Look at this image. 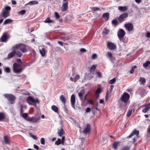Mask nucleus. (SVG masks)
I'll list each match as a JSON object with an SVG mask.
<instances>
[{
	"label": "nucleus",
	"mask_w": 150,
	"mask_h": 150,
	"mask_svg": "<svg viewBox=\"0 0 150 150\" xmlns=\"http://www.w3.org/2000/svg\"><path fill=\"white\" fill-rule=\"evenodd\" d=\"M137 67L136 66H134L132 67V69L130 71V73L131 74L133 73L134 72V69L137 68Z\"/></svg>",
	"instance_id": "79ce46f5"
},
{
	"label": "nucleus",
	"mask_w": 150,
	"mask_h": 150,
	"mask_svg": "<svg viewBox=\"0 0 150 150\" xmlns=\"http://www.w3.org/2000/svg\"><path fill=\"white\" fill-rule=\"evenodd\" d=\"M40 142L41 144H42L44 145L45 144V140L44 138H41L40 139Z\"/></svg>",
	"instance_id": "864d4df0"
},
{
	"label": "nucleus",
	"mask_w": 150,
	"mask_h": 150,
	"mask_svg": "<svg viewBox=\"0 0 150 150\" xmlns=\"http://www.w3.org/2000/svg\"><path fill=\"white\" fill-rule=\"evenodd\" d=\"M23 68L22 67H20L13 70V71L16 74H19L21 73L23 70Z\"/></svg>",
	"instance_id": "aec40b11"
},
{
	"label": "nucleus",
	"mask_w": 150,
	"mask_h": 150,
	"mask_svg": "<svg viewBox=\"0 0 150 150\" xmlns=\"http://www.w3.org/2000/svg\"><path fill=\"white\" fill-rule=\"evenodd\" d=\"M87 102L88 103L90 104L91 105H93V102L92 100H88Z\"/></svg>",
	"instance_id": "69168bd1"
},
{
	"label": "nucleus",
	"mask_w": 150,
	"mask_h": 150,
	"mask_svg": "<svg viewBox=\"0 0 150 150\" xmlns=\"http://www.w3.org/2000/svg\"><path fill=\"white\" fill-rule=\"evenodd\" d=\"M107 56L110 58L111 61L112 60V54L110 52H108L107 54Z\"/></svg>",
	"instance_id": "72a5a7b5"
},
{
	"label": "nucleus",
	"mask_w": 150,
	"mask_h": 150,
	"mask_svg": "<svg viewBox=\"0 0 150 150\" xmlns=\"http://www.w3.org/2000/svg\"><path fill=\"white\" fill-rule=\"evenodd\" d=\"M40 52L42 56H44L45 54V50L43 48L42 50H40Z\"/></svg>",
	"instance_id": "7c9ffc66"
},
{
	"label": "nucleus",
	"mask_w": 150,
	"mask_h": 150,
	"mask_svg": "<svg viewBox=\"0 0 150 150\" xmlns=\"http://www.w3.org/2000/svg\"><path fill=\"white\" fill-rule=\"evenodd\" d=\"M52 109L56 112H58V108L54 105H53L51 107Z\"/></svg>",
	"instance_id": "a878e982"
},
{
	"label": "nucleus",
	"mask_w": 150,
	"mask_h": 150,
	"mask_svg": "<svg viewBox=\"0 0 150 150\" xmlns=\"http://www.w3.org/2000/svg\"><path fill=\"white\" fill-rule=\"evenodd\" d=\"M27 99L28 101H30L33 103H39L40 102V101L38 99L36 98L35 100L30 96L28 97Z\"/></svg>",
	"instance_id": "9b49d317"
},
{
	"label": "nucleus",
	"mask_w": 150,
	"mask_h": 150,
	"mask_svg": "<svg viewBox=\"0 0 150 150\" xmlns=\"http://www.w3.org/2000/svg\"><path fill=\"white\" fill-rule=\"evenodd\" d=\"M150 64V61H147L146 62L143 64V67L146 69H147V67Z\"/></svg>",
	"instance_id": "c85d7f7f"
},
{
	"label": "nucleus",
	"mask_w": 150,
	"mask_h": 150,
	"mask_svg": "<svg viewBox=\"0 0 150 150\" xmlns=\"http://www.w3.org/2000/svg\"><path fill=\"white\" fill-rule=\"evenodd\" d=\"M139 92L140 94L142 96L145 95L146 93V92L145 90L143 88H141L139 89Z\"/></svg>",
	"instance_id": "a211bd4d"
},
{
	"label": "nucleus",
	"mask_w": 150,
	"mask_h": 150,
	"mask_svg": "<svg viewBox=\"0 0 150 150\" xmlns=\"http://www.w3.org/2000/svg\"><path fill=\"white\" fill-rule=\"evenodd\" d=\"M15 54H16L18 57H21L22 54V53L20 51L16 52L15 51Z\"/></svg>",
	"instance_id": "e433bc0d"
},
{
	"label": "nucleus",
	"mask_w": 150,
	"mask_h": 150,
	"mask_svg": "<svg viewBox=\"0 0 150 150\" xmlns=\"http://www.w3.org/2000/svg\"><path fill=\"white\" fill-rule=\"evenodd\" d=\"M87 94H86L85 95L83 98V97H82V99H81V100L84 103L86 102V97H87Z\"/></svg>",
	"instance_id": "c03bdc74"
},
{
	"label": "nucleus",
	"mask_w": 150,
	"mask_h": 150,
	"mask_svg": "<svg viewBox=\"0 0 150 150\" xmlns=\"http://www.w3.org/2000/svg\"><path fill=\"white\" fill-rule=\"evenodd\" d=\"M23 105H21L20 107V115H21V114H23Z\"/></svg>",
	"instance_id": "6e6d98bb"
},
{
	"label": "nucleus",
	"mask_w": 150,
	"mask_h": 150,
	"mask_svg": "<svg viewBox=\"0 0 150 150\" xmlns=\"http://www.w3.org/2000/svg\"><path fill=\"white\" fill-rule=\"evenodd\" d=\"M139 81L142 84H144L146 82V79L144 78L141 77L140 78Z\"/></svg>",
	"instance_id": "4c0bfd02"
},
{
	"label": "nucleus",
	"mask_w": 150,
	"mask_h": 150,
	"mask_svg": "<svg viewBox=\"0 0 150 150\" xmlns=\"http://www.w3.org/2000/svg\"><path fill=\"white\" fill-rule=\"evenodd\" d=\"M8 39L7 33H3L0 39L1 42H5L7 41Z\"/></svg>",
	"instance_id": "9d476101"
},
{
	"label": "nucleus",
	"mask_w": 150,
	"mask_h": 150,
	"mask_svg": "<svg viewBox=\"0 0 150 150\" xmlns=\"http://www.w3.org/2000/svg\"><path fill=\"white\" fill-rule=\"evenodd\" d=\"M20 45V44H17L16 45H14L13 47V51H16L17 49L19 50V47Z\"/></svg>",
	"instance_id": "cd10ccee"
},
{
	"label": "nucleus",
	"mask_w": 150,
	"mask_h": 150,
	"mask_svg": "<svg viewBox=\"0 0 150 150\" xmlns=\"http://www.w3.org/2000/svg\"><path fill=\"white\" fill-rule=\"evenodd\" d=\"M19 47V50L23 53H25L28 51L26 47V45L23 43H20Z\"/></svg>",
	"instance_id": "6e6552de"
},
{
	"label": "nucleus",
	"mask_w": 150,
	"mask_h": 150,
	"mask_svg": "<svg viewBox=\"0 0 150 150\" xmlns=\"http://www.w3.org/2000/svg\"><path fill=\"white\" fill-rule=\"evenodd\" d=\"M129 97V95L128 93L124 92L121 96V99L122 101L126 103L128 101Z\"/></svg>",
	"instance_id": "7ed1b4c3"
},
{
	"label": "nucleus",
	"mask_w": 150,
	"mask_h": 150,
	"mask_svg": "<svg viewBox=\"0 0 150 150\" xmlns=\"http://www.w3.org/2000/svg\"><path fill=\"white\" fill-rule=\"evenodd\" d=\"M57 133L59 137H61L64 134V131L62 128L58 130Z\"/></svg>",
	"instance_id": "6ab92c4d"
},
{
	"label": "nucleus",
	"mask_w": 150,
	"mask_h": 150,
	"mask_svg": "<svg viewBox=\"0 0 150 150\" xmlns=\"http://www.w3.org/2000/svg\"><path fill=\"white\" fill-rule=\"evenodd\" d=\"M132 110H129L127 113V116L128 117H129L132 114Z\"/></svg>",
	"instance_id": "5fc2aeb1"
},
{
	"label": "nucleus",
	"mask_w": 150,
	"mask_h": 150,
	"mask_svg": "<svg viewBox=\"0 0 150 150\" xmlns=\"http://www.w3.org/2000/svg\"><path fill=\"white\" fill-rule=\"evenodd\" d=\"M22 117L25 120H27V119L28 117V114L27 113H25L21 114Z\"/></svg>",
	"instance_id": "2f4dec72"
},
{
	"label": "nucleus",
	"mask_w": 150,
	"mask_h": 150,
	"mask_svg": "<svg viewBox=\"0 0 150 150\" xmlns=\"http://www.w3.org/2000/svg\"><path fill=\"white\" fill-rule=\"evenodd\" d=\"M92 10L93 11H96L99 10H100V9L99 8H98V7H94L92 8Z\"/></svg>",
	"instance_id": "bf43d9fd"
},
{
	"label": "nucleus",
	"mask_w": 150,
	"mask_h": 150,
	"mask_svg": "<svg viewBox=\"0 0 150 150\" xmlns=\"http://www.w3.org/2000/svg\"><path fill=\"white\" fill-rule=\"evenodd\" d=\"M25 12V10H22L20 11H19L18 13V14L19 15H23L24 14Z\"/></svg>",
	"instance_id": "49530a36"
},
{
	"label": "nucleus",
	"mask_w": 150,
	"mask_h": 150,
	"mask_svg": "<svg viewBox=\"0 0 150 150\" xmlns=\"http://www.w3.org/2000/svg\"><path fill=\"white\" fill-rule=\"evenodd\" d=\"M125 32L122 29H120L118 31L117 36L120 41L123 42L122 38L125 36Z\"/></svg>",
	"instance_id": "f257e3e1"
},
{
	"label": "nucleus",
	"mask_w": 150,
	"mask_h": 150,
	"mask_svg": "<svg viewBox=\"0 0 150 150\" xmlns=\"http://www.w3.org/2000/svg\"><path fill=\"white\" fill-rule=\"evenodd\" d=\"M109 16V13H104L103 15V17L105 20H107L108 19Z\"/></svg>",
	"instance_id": "b1692460"
},
{
	"label": "nucleus",
	"mask_w": 150,
	"mask_h": 150,
	"mask_svg": "<svg viewBox=\"0 0 150 150\" xmlns=\"http://www.w3.org/2000/svg\"><path fill=\"white\" fill-rule=\"evenodd\" d=\"M11 9V8L10 6H6L5 7L4 9H3V10L6 11H9Z\"/></svg>",
	"instance_id": "a19ab883"
},
{
	"label": "nucleus",
	"mask_w": 150,
	"mask_h": 150,
	"mask_svg": "<svg viewBox=\"0 0 150 150\" xmlns=\"http://www.w3.org/2000/svg\"><path fill=\"white\" fill-rule=\"evenodd\" d=\"M15 51H13L9 53L7 56V59H11L15 55Z\"/></svg>",
	"instance_id": "f3484780"
},
{
	"label": "nucleus",
	"mask_w": 150,
	"mask_h": 150,
	"mask_svg": "<svg viewBox=\"0 0 150 150\" xmlns=\"http://www.w3.org/2000/svg\"><path fill=\"white\" fill-rule=\"evenodd\" d=\"M68 4V2L63 4L62 8V11H65L67 9Z\"/></svg>",
	"instance_id": "4468645a"
},
{
	"label": "nucleus",
	"mask_w": 150,
	"mask_h": 150,
	"mask_svg": "<svg viewBox=\"0 0 150 150\" xmlns=\"http://www.w3.org/2000/svg\"><path fill=\"white\" fill-rule=\"evenodd\" d=\"M116 81V79L115 78H114L113 79H111L110 81V84H113Z\"/></svg>",
	"instance_id": "603ef678"
},
{
	"label": "nucleus",
	"mask_w": 150,
	"mask_h": 150,
	"mask_svg": "<svg viewBox=\"0 0 150 150\" xmlns=\"http://www.w3.org/2000/svg\"><path fill=\"white\" fill-rule=\"evenodd\" d=\"M5 118V115L4 113H0V121H2Z\"/></svg>",
	"instance_id": "4be33fe9"
},
{
	"label": "nucleus",
	"mask_w": 150,
	"mask_h": 150,
	"mask_svg": "<svg viewBox=\"0 0 150 150\" xmlns=\"http://www.w3.org/2000/svg\"><path fill=\"white\" fill-rule=\"evenodd\" d=\"M21 66V64H18L16 63H14L13 67V70L17 69V68L18 67H20Z\"/></svg>",
	"instance_id": "412c9836"
},
{
	"label": "nucleus",
	"mask_w": 150,
	"mask_h": 150,
	"mask_svg": "<svg viewBox=\"0 0 150 150\" xmlns=\"http://www.w3.org/2000/svg\"><path fill=\"white\" fill-rule=\"evenodd\" d=\"M112 23L115 25H117L118 22L115 19L112 21Z\"/></svg>",
	"instance_id": "de8ad7c7"
},
{
	"label": "nucleus",
	"mask_w": 150,
	"mask_h": 150,
	"mask_svg": "<svg viewBox=\"0 0 150 150\" xmlns=\"http://www.w3.org/2000/svg\"><path fill=\"white\" fill-rule=\"evenodd\" d=\"M86 51V50L85 48H81L80 49V52L82 53H84Z\"/></svg>",
	"instance_id": "0e129e2a"
},
{
	"label": "nucleus",
	"mask_w": 150,
	"mask_h": 150,
	"mask_svg": "<svg viewBox=\"0 0 150 150\" xmlns=\"http://www.w3.org/2000/svg\"><path fill=\"white\" fill-rule=\"evenodd\" d=\"M4 141L6 144H9L7 136H6L4 137Z\"/></svg>",
	"instance_id": "f704fd0d"
},
{
	"label": "nucleus",
	"mask_w": 150,
	"mask_h": 150,
	"mask_svg": "<svg viewBox=\"0 0 150 150\" xmlns=\"http://www.w3.org/2000/svg\"><path fill=\"white\" fill-rule=\"evenodd\" d=\"M38 4V1H32L29 2L27 4L32 5L35 4Z\"/></svg>",
	"instance_id": "bb28decb"
},
{
	"label": "nucleus",
	"mask_w": 150,
	"mask_h": 150,
	"mask_svg": "<svg viewBox=\"0 0 150 150\" xmlns=\"http://www.w3.org/2000/svg\"><path fill=\"white\" fill-rule=\"evenodd\" d=\"M145 108L149 110L150 109V104L148 103L145 106Z\"/></svg>",
	"instance_id": "052dcab7"
},
{
	"label": "nucleus",
	"mask_w": 150,
	"mask_h": 150,
	"mask_svg": "<svg viewBox=\"0 0 150 150\" xmlns=\"http://www.w3.org/2000/svg\"><path fill=\"white\" fill-rule=\"evenodd\" d=\"M96 67V65H93L91 68L90 70V71L91 73L95 71Z\"/></svg>",
	"instance_id": "473e14b6"
},
{
	"label": "nucleus",
	"mask_w": 150,
	"mask_h": 150,
	"mask_svg": "<svg viewBox=\"0 0 150 150\" xmlns=\"http://www.w3.org/2000/svg\"><path fill=\"white\" fill-rule=\"evenodd\" d=\"M118 9L121 11H125L127 9V8L126 6H120L118 7Z\"/></svg>",
	"instance_id": "393cba45"
},
{
	"label": "nucleus",
	"mask_w": 150,
	"mask_h": 150,
	"mask_svg": "<svg viewBox=\"0 0 150 150\" xmlns=\"http://www.w3.org/2000/svg\"><path fill=\"white\" fill-rule=\"evenodd\" d=\"M146 36L147 38H150V33L149 32H147L146 33Z\"/></svg>",
	"instance_id": "338daca9"
},
{
	"label": "nucleus",
	"mask_w": 150,
	"mask_h": 150,
	"mask_svg": "<svg viewBox=\"0 0 150 150\" xmlns=\"http://www.w3.org/2000/svg\"><path fill=\"white\" fill-rule=\"evenodd\" d=\"M4 96L7 98L8 100L10 101L11 104L14 103L15 97L14 95L6 93L4 94Z\"/></svg>",
	"instance_id": "f03ea898"
},
{
	"label": "nucleus",
	"mask_w": 150,
	"mask_h": 150,
	"mask_svg": "<svg viewBox=\"0 0 150 150\" xmlns=\"http://www.w3.org/2000/svg\"><path fill=\"white\" fill-rule=\"evenodd\" d=\"M128 16V14L127 13H124L121 15L118 18L119 21L121 23Z\"/></svg>",
	"instance_id": "20e7f679"
},
{
	"label": "nucleus",
	"mask_w": 150,
	"mask_h": 150,
	"mask_svg": "<svg viewBox=\"0 0 150 150\" xmlns=\"http://www.w3.org/2000/svg\"><path fill=\"white\" fill-rule=\"evenodd\" d=\"M55 17L56 18L58 19L59 18V16L58 13L57 12H55Z\"/></svg>",
	"instance_id": "4d7b16f0"
},
{
	"label": "nucleus",
	"mask_w": 150,
	"mask_h": 150,
	"mask_svg": "<svg viewBox=\"0 0 150 150\" xmlns=\"http://www.w3.org/2000/svg\"><path fill=\"white\" fill-rule=\"evenodd\" d=\"M98 76L99 78H101L102 77V75L101 72H98L97 73Z\"/></svg>",
	"instance_id": "e2e57ef3"
},
{
	"label": "nucleus",
	"mask_w": 150,
	"mask_h": 150,
	"mask_svg": "<svg viewBox=\"0 0 150 150\" xmlns=\"http://www.w3.org/2000/svg\"><path fill=\"white\" fill-rule=\"evenodd\" d=\"M97 58V54H93L92 57V58L93 59H95Z\"/></svg>",
	"instance_id": "13d9d810"
},
{
	"label": "nucleus",
	"mask_w": 150,
	"mask_h": 150,
	"mask_svg": "<svg viewBox=\"0 0 150 150\" xmlns=\"http://www.w3.org/2000/svg\"><path fill=\"white\" fill-rule=\"evenodd\" d=\"M85 93V91L84 89H81L79 92V96L80 98V99L81 100L82 99V97H83V96L84 94Z\"/></svg>",
	"instance_id": "2eb2a0df"
},
{
	"label": "nucleus",
	"mask_w": 150,
	"mask_h": 150,
	"mask_svg": "<svg viewBox=\"0 0 150 150\" xmlns=\"http://www.w3.org/2000/svg\"><path fill=\"white\" fill-rule=\"evenodd\" d=\"M121 150H129V148L127 146H124Z\"/></svg>",
	"instance_id": "680f3d73"
},
{
	"label": "nucleus",
	"mask_w": 150,
	"mask_h": 150,
	"mask_svg": "<svg viewBox=\"0 0 150 150\" xmlns=\"http://www.w3.org/2000/svg\"><path fill=\"white\" fill-rule=\"evenodd\" d=\"M91 129V126L90 124H87L86 127L83 131V133L85 134H88L90 133Z\"/></svg>",
	"instance_id": "0eeeda50"
},
{
	"label": "nucleus",
	"mask_w": 150,
	"mask_h": 150,
	"mask_svg": "<svg viewBox=\"0 0 150 150\" xmlns=\"http://www.w3.org/2000/svg\"><path fill=\"white\" fill-rule=\"evenodd\" d=\"M29 134L30 137H32L33 139L35 140H37V139L38 138L36 136L33 135L32 133H29Z\"/></svg>",
	"instance_id": "37998d69"
},
{
	"label": "nucleus",
	"mask_w": 150,
	"mask_h": 150,
	"mask_svg": "<svg viewBox=\"0 0 150 150\" xmlns=\"http://www.w3.org/2000/svg\"><path fill=\"white\" fill-rule=\"evenodd\" d=\"M147 134L149 135L150 134V126L147 129Z\"/></svg>",
	"instance_id": "774afa93"
},
{
	"label": "nucleus",
	"mask_w": 150,
	"mask_h": 150,
	"mask_svg": "<svg viewBox=\"0 0 150 150\" xmlns=\"http://www.w3.org/2000/svg\"><path fill=\"white\" fill-rule=\"evenodd\" d=\"M71 101L72 107L75 109V103L76 102V99L75 96L74 94L72 95L71 96Z\"/></svg>",
	"instance_id": "1a4fd4ad"
},
{
	"label": "nucleus",
	"mask_w": 150,
	"mask_h": 150,
	"mask_svg": "<svg viewBox=\"0 0 150 150\" xmlns=\"http://www.w3.org/2000/svg\"><path fill=\"white\" fill-rule=\"evenodd\" d=\"M124 27L129 31H132L133 29V25L132 23H128L125 24Z\"/></svg>",
	"instance_id": "39448f33"
},
{
	"label": "nucleus",
	"mask_w": 150,
	"mask_h": 150,
	"mask_svg": "<svg viewBox=\"0 0 150 150\" xmlns=\"http://www.w3.org/2000/svg\"><path fill=\"white\" fill-rule=\"evenodd\" d=\"M139 132L138 130H137L136 129H134L133 132L130 134L128 136L127 138H129L132 137L134 134H136L138 135L139 134Z\"/></svg>",
	"instance_id": "ddd939ff"
},
{
	"label": "nucleus",
	"mask_w": 150,
	"mask_h": 150,
	"mask_svg": "<svg viewBox=\"0 0 150 150\" xmlns=\"http://www.w3.org/2000/svg\"><path fill=\"white\" fill-rule=\"evenodd\" d=\"M119 143L117 142H115L113 144V146L115 149H117Z\"/></svg>",
	"instance_id": "58836bf2"
},
{
	"label": "nucleus",
	"mask_w": 150,
	"mask_h": 150,
	"mask_svg": "<svg viewBox=\"0 0 150 150\" xmlns=\"http://www.w3.org/2000/svg\"><path fill=\"white\" fill-rule=\"evenodd\" d=\"M10 16L9 11H6L3 10L2 12V16L4 18H6Z\"/></svg>",
	"instance_id": "dca6fc26"
},
{
	"label": "nucleus",
	"mask_w": 150,
	"mask_h": 150,
	"mask_svg": "<svg viewBox=\"0 0 150 150\" xmlns=\"http://www.w3.org/2000/svg\"><path fill=\"white\" fill-rule=\"evenodd\" d=\"M60 99L62 102L64 104L66 102V100L63 95H62L60 96Z\"/></svg>",
	"instance_id": "5701e85b"
},
{
	"label": "nucleus",
	"mask_w": 150,
	"mask_h": 150,
	"mask_svg": "<svg viewBox=\"0 0 150 150\" xmlns=\"http://www.w3.org/2000/svg\"><path fill=\"white\" fill-rule=\"evenodd\" d=\"M101 92V90L100 88H98L96 92V94H99Z\"/></svg>",
	"instance_id": "09e8293b"
},
{
	"label": "nucleus",
	"mask_w": 150,
	"mask_h": 150,
	"mask_svg": "<svg viewBox=\"0 0 150 150\" xmlns=\"http://www.w3.org/2000/svg\"><path fill=\"white\" fill-rule=\"evenodd\" d=\"M110 31L106 28H105L103 30V33L105 35H107L109 33Z\"/></svg>",
	"instance_id": "c9c22d12"
},
{
	"label": "nucleus",
	"mask_w": 150,
	"mask_h": 150,
	"mask_svg": "<svg viewBox=\"0 0 150 150\" xmlns=\"http://www.w3.org/2000/svg\"><path fill=\"white\" fill-rule=\"evenodd\" d=\"M61 144V139H58L56 141L55 143V145H59Z\"/></svg>",
	"instance_id": "a18cd8bd"
},
{
	"label": "nucleus",
	"mask_w": 150,
	"mask_h": 150,
	"mask_svg": "<svg viewBox=\"0 0 150 150\" xmlns=\"http://www.w3.org/2000/svg\"><path fill=\"white\" fill-rule=\"evenodd\" d=\"M40 119V117H39L38 118H36L34 117H28L27 119V121H30L33 123L37 122Z\"/></svg>",
	"instance_id": "423d86ee"
},
{
	"label": "nucleus",
	"mask_w": 150,
	"mask_h": 150,
	"mask_svg": "<svg viewBox=\"0 0 150 150\" xmlns=\"http://www.w3.org/2000/svg\"><path fill=\"white\" fill-rule=\"evenodd\" d=\"M107 46L108 48L110 50H114L116 47V45L111 42H108Z\"/></svg>",
	"instance_id": "f8f14e48"
},
{
	"label": "nucleus",
	"mask_w": 150,
	"mask_h": 150,
	"mask_svg": "<svg viewBox=\"0 0 150 150\" xmlns=\"http://www.w3.org/2000/svg\"><path fill=\"white\" fill-rule=\"evenodd\" d=\"M53 21L50 20L49 18H46L44 22L45 23H50L51 22H53Z\"/></svg>",
	"instance_id": "ea45409f"
},
{
	"label": "nucleus",
	"mask_w": 150,
	"mask_h": 150,
	"mask_svg": "<svg viewBox=\"0 0 150 150\" xmlns=\"http://www.w3.org/2000/svg\"><path fill=\"white\" fill-rule=\"evenodd\" d=\"M12 21V20L10 19H7L5 20L4 22L3 25L8 24L9 23H11Z\"/></svg>",
	"instance_id": "c756f323"
},
{
	"label": "nucleus",
	"mask_w": 150,
	"mask_h": 150,
	"mask_svg": "<svg viewBox=\"0 0 150 150\" xmlns=\"http://www.w3.org/2000/svg\"><path fill=\"white\" fill-rule=\"evenodd\" d=\"M11 70L10 68L8 67H6L5 69V71L6 73H10Z\"/></svg>",
	"instance_id": "8fccbe9b"
},
{
	"label": "nucleus",
	"mask_w": 150,
	"mask_h": 150,
	"mask_svg": "<svg viewBox=\"0 0 150 150\" xmlns=\"http://www.w3.org/2000/svg\"><path fill=\"white\" fill-rule=\"evenodd\" d=\"M80 76L78 74H76L74 78V81H76L79 79Z\"/></svg>",
	"instance_id": "3c124183"
}]
</instances>
